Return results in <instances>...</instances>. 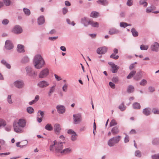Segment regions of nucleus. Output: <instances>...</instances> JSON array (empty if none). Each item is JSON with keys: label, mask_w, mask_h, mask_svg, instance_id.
I'll return each mask as SVG.
<instances>
[{"label": "nucleus", "mask_w": 159, "mask_h": 159, "mask_svg": "<svg viewBox=\"0 0 159 159\" xmlns=\"http://www.w3.org/2000/svg\"><path fill=\"white\" fill-rule=\"evenodd\" d=\"M33 63L34 67L37 69H41L45 64L43 58L39 54H36L34 57Z\"/></svg>", "instance_id": "obj_1"}, {"label": "nucleus", "mask_w": 159, "mask_h": 159, "mask_svg": "<svg viewBox=\"0 0 159 159\" xmlns=\"http://www.w3.org/2000/svg\"><path fill=\"white\" fill-rule=\"evenodd\" d=\"M121 137L118 135L113 137L108 140L107 142L108 145L110 147H113L118 143L120 140Z\"/></svg>", "instance_id": "obj_2"}, {"label": "nucleus", "mask_w": 159, "mask_h": 159, "mask_svg": "<svg viewBox=\"0 0 159 159\" xmlns=\"http://www.w3.org/2000/svg\"><path fill=\"white\" fill-rule=\"evenodd\" d=\"M73 123L75 125L79 124L82 120V117L80 113H77L73 115Z\"/></svg>", "instance_id": "obj_3"}, {"label": "nucleus", "mask_w": 159, "mask_h": 159, "mask_svg": "<svg viewBox=\"0 0 159 159\" xmlns=\"http://www.w3.org/2000/svg\"><path fill=\"white\" fill-rule=\"evenodd\" d=\"M49 69L45 68L40 72L39 74V77L40 78H43L46 77L49 75Z\"/></svg>", "instance_id": "obj_4"}, {"label": "nucleus", "mask_w": 159, "mask_h": 159, "mask_svg": "<svg viewBox=\"0 0 159 159\" xmlns=\"http://www.w3.org/2000/svg\"><path fill=\"white\" fill-rule=\"evenodd\" d=\"M13 127L14 131L18 133H21L24 132V129L23 128L18 124L16 123V122H14L13 123Z\"/></svg>", "instance_id": "obj_5"}, {"label": "nucleus", "mask_w": 159, "mask_h": 159, "mask_svg": "<svg viewBox=\"0 0 159 159\" xmlns=\"http://www.w3.org/2000/svg\"><path fill=\"white\" fill-rule=\"evenodd\" d=\"M65 144V142H58L56 141V144L55 150L59 152L60 153V152L62 150L63 148V144Z\"/></svg>", "instance_id": "obj_6"}, {"label": "nucleus", "mask_w": 159, "mask_h": 159, "mask_svg": "<svg viewBox=\"0 0 159 159\" xmlns=\"http://www.w3.org/2000/svg\"><path fill=\"white\" fill-rule=\"evenodd\" d=\"M67 133L69 134H71V139L72 141H75L77 140V134L73 130L71 129H69L68 130Z\"/></svg>", "instance_id": "obj_7"}, {"label": "nucleus", "mask_w": 159, "mask_h": 159, "mask_svg": "<svg viewBox=\"0 0 159 159\" xmlns=\"http://www.w3.org/2000/svg\"><path fill=\"white\" fill-rule=\"evenodd\" d=\"M15 86L17 88L21 89L24 86L23 81L21 80H17L14 83Z\"/></svg>", "instance_id": "obj_8"}, {"label": "nucleus", "mask_w": 159, "mask_h": 159, "mask_svg": "<svg viewBox=\"0 0 159 159\" xmlns=\"http://www.w3.org/2000/svg\"><path fill=\"white\" fill-rule=\"evenodd\" d=\"M25 69L27 75H28L33 76L37 75L35 71L33 70L30 67L27 66L26 68Z\"/></svg>", "instance_id": "obj_9"}, {"label": "nucleus", "mask_w": 159, "mask_h": 159, "mask_svg": "<svg viewBox=\"0 0 159 159\" xmlns=\"http://www.w3.org/2000/svg\"><path fill=\"white\" fill-rule=\"evenodd\" d=\"M90 20L87 17H84L81 19V23L85 27H87L89 25Z\"/></svg>", "instance_id": "obj_10"}, {"label": "nucleus", "mask_w": 159, "mask_h": 159, "mask_svg": "<svg viewBox=\"0 0 159 159\" xmlns=\"http://www.w3.org/2000/svg\"><path fill=\"white\" fill-rule=\"evenodd\" d=\"M108 64L111 66L112 73H115L117 72L118 69L119 68V66L116 65L114 63L111 62H109Z\"/></svg>", "instance_id": "obj_11"}, {"label": "nucleus", "mask_w": 159, "mask_h": 159, "mask_svg": "<svg viewBox=\"0 0 159 159\" xmlns=\"http://www.w3.org/2000/svg\"><path fill=\"white\" fill-rule=\"evenodd\" d=\"M49 83L45 80H42L39 81L37 84V85L40 88H44L48 86Z\"/></svg>", "instance_id": "obj_12"}, {"label": "nucleus", "mask_w": 159, "mask_h": 159, "mask_svg": "<svg viewBox=\"0 0 159 159\" xmlns=\"http://www.w3.org/2000/svg\"><path fill=\"white\" fill-rule=\"evenodd\" d=\"M54 131L56 134H59L61 129V125L59 124L56 123L54 124Z\"/></svg>", "instance_id": "obj_13"}, {"label": "nucleus", "mask_w": 159, "mask_h": 159, "mask_svg": "<svg viewBox=\"0 0 159 159\" xmlns=\"http://www.w3.org/2000/svg\"><path fill=\"white\" fill-rule=\"evenodd\" d=\"M5 48L8 50H10L13 48V45L11 42L9 40H7L5 43Z\"/></svg>", "instance_id": "obj_14"}, {"label": "nucleus", "mask_w": 159, "mask_h": 159, "mask_svg": "<svg viewBox=\"0 0 159 159\" xmlns=\"http://www.w3.org/2000/svg\"><path fill=\"white\" fill-rule=\"evenodd\" d=\"M151 48L152 51L157 52L159 50V44L157 42H155L151 45Z\"/></svg>", "instance_id": "obj_15"}, {"label": "nucleus", "mask_w": 159, "mask_h": 159, "mask_svg": "<svg viewBox=\"0 0 159 159\" xmlns=\"http://www.w3.org/2000/svg\"><path fill=\"white\" fill-rule=\"evenodd\" d=\"M22 31V28L19 25H16L13 28V32L15 34H20L21 33Z\"/></svg>", "instance_id": "obj_16"}, {"label": "nucleus", "mask_w": 159, "mask_h": 159, "mask_svg": "<svg viewBox=\"0 0 159 159\" xmlns=\"http://www.w3.org/2000/svg\"><path fill=\"white\" fill-rule=\"evenodd\" d=\"M56 109L58 113L59 114H63L65 111V108L62 105H58L56 107Z\"/></svg>", "instance_id": "obj_17"}, {"label": "nucleus", "mask_w": 159, "mask_h": 159, "mask_svg": "<svg viewBox=\"0 0 159 159\" xmlns=\"http://www.w3.org/2000/svg\"><path fill=\"white\" fill-rule=\"evenodd\" d=\"M107 48L106 47H100L97 50V53L99 54H105L107 52Z\"/></svg>", "instance_id": "obj_18"}, {"label": "nucleus", "mask_w": 159, "mask_h": 159, "mask_svg": "<svg viewBox=\"0 0 159 159\" xmlns=\"http://www.w3.org/2000/svg\"><path fill=\"white\" fill-rule=\"evenodd\" d=\"M16 123L18 124V125L23 128L26 125V121L25 120L20 119L18 122H16Z\"/></svg>", "instance_id": "obj_19"}, {"label": "nucleus", "mask_w": 159, "mask_h": 159, "mask_svg": "<svg viewBox=\"0 0 159 159\" xmlns=\"http://www.w3.org/2000/svg\"><path fill=\"white\" fill-rule=\"evenodd\" d=\"M72 150L70 148L64 149L60 152V153L62 155L67 154L71 152Z\"/></svg>", "instance_id": "obj_20"}, {"label": "nucleus", "mask_w": 159, "mask_h": 159, "mask_svg": "<svg viewBox=\"0 0 159 159\" xmlns=\"http://www.w3.org/2000/svg\"><path fill=\"white\" fill-rule=\"evenodd\" d=\"M120 33V31L115 28H111L109 31V34L110 35L118 34Z\"/></svg>", "instance_id": "obj_21"}, {"label": "nucleus", "mask_w": 159, "mask_h": 159, "mask_svg": "<svg viewBox=\"0 0 159 159\" xmlns=\"http://www.w3.org/2000/svg\"><path fill=\"white\" fill-rule=\"evenodd\" d=\"M151 111V109L150 108H146L143 109V113L145 116H148L150 114Z\"/></svg>", "instance_id": "obj_22"}, {"label": "nucleus", "mask_w": 159, "mask_h": 159, "mask_svg": "<svg viewBox=\"0 0 159 159\" xmlns=\"http://www.w3.org/2000/svg\"><path fill=\"white\" fill-rule=\"evenodd\" d=\"M45 19L43 16H40L38 19V23L39 25H41L44 23Z\"/></svg>", "instance_id": "obj_23"}, {"label": "nucleus", "mask_w": 159, "mask_h": 159, "mask_svg": "<svg viewBox=\"0 0 159 159\" xmlns=\"http://www.w3.org/2000/svg\"><path fill=\"white\" fill-rule=\"evenodd\" d=\"M17 51L19 52H24V47L23 45L21 44H18L17 45Z\"/></svg>", "instance_id": "obj_24"}, {"label": "nucleus", "mask_w": 159, "mask_h": 159, "mask_svg": "<svg viewBox=\"0 0 159 159\" xmlns=\"http://www.w3.org/2000/svg\"><path fill=\"white\" fill-rule=\"evenodd\" d=\"M111 132L113 135L118 134L119 132L118 127L115 126L113 127L111 129Z\"/></svg>", "instance_id": "obj_25"}, {"label": "nucleus", "mask_w": 159, "mask_h": 159, "mask_svg": "<svg viewBox=\"0 0 159 159\" xmlns=\"http://www.w3.org/2000/svg\"><path fill=\"white\" fill-rule=\"evenodd\" d=\"M97 2L104 6L107 5L108 4V1L107 0H98Z\"/></svg>", "instance_id": "obj_26"}, {"label": "nucleus", "mask_w": 159, "mask_h": 159, "mask_svg": "<svg viewBox=\"0 0 159 159\" xmlns=\"http://www.w3.org/2000/svg\"><path fill=\"white\" fill-rule=\"evenodd\" d=\"M44 128L46 130L51 131L53 129V127L50 124H48L44 127Z\"/></svg>", "instance_id": "obj_27"}, {"label": "nucleus", "mask_w": 159, "mask_h": 159, "mask_svg": "<svg viewBox=\"0 0 159 159\" xmlns=\"http://www.w3.org/2000/svg\"><path fill=\"white\" fill-rule=\"evenodd\" d=\"M90 16L93 18H97L98 16V13L95 11H92L90 13Z\"/></svg>", "instance_id": "obj_28"}, {"label": "nucleus", "mask_w": 159, "mask_h": 159, "mask_svg": "<svg viewBox=\"0 0 159 159\" xmlns=\"http://www.w3.org/2000/svg\"><path fill=\"white\" fill-rule=\"evenodd\" d=\"M131 32L133 36L134 37H136L138 36L139 34L138 32L134 28H133L131 29Z\"/></svg>", "instance_id": "obj_29"}, {"label": "nucleus", "mask_w": 159, "mask_h": 159, "mask_svg": "<svg viewBox=\"0 0 159 159\" xmlns=\"http://www.w3.org/2000/svg\"><path fill=\"white\" fill-rule=\"evenodd\" d=\"M133 107L134 109H139L140 108V105L139 103L135 102L133 104Z\"/></svg>", "instance_id": "obj_30"}, {"label": "nucleus", "mask_w": 159, "mask_h": 159, "mask_svg": "<svg viewBox=\"0 0 159 159\" xmlns=\"http://www.w3.org/2000/svg\"><path fill=\"white\" fill-rule=\"evenodd\" d=\"M89 25H91L92 27H98L99 26V24L96 22H94L90 20Z\"/></svg>", "instance_id": "obj_31"}, {"label": "nucleus", "mask_w": 159, "mask_h": 159, "mask_svg": "<svg viewBox=\"0 0 159 159\" xmlns=\"http://www.w3.org/2000/svg\"><path fill=\"white\" fill-rule=\"evenodd\" d=\"M136 71L135 70H133L131 71L127 76L126 78L127 79H130L135 74Z\"/></svg>", "instance_id": "obj_32"}, {"label": "nucleus", "mask_w": 159, "mask_h": 159, "mask_svg": "<svg viewBox=\"0 0 159 159\" xmlns=\"http://www.w3.org/2000/svg\"><path fill=\"white\" fill-rule=\"evenodd\" d=\"M142 77V75L140 72L138 73L134 77V79L136 80H138Z\"/></svg>", "instance_id": "obj_33"}, {"label": "nucleus", "mask_w": 159, "mask_h": 159, "mask_svg": "<svg viewBox=\"0 0 159 159\" xmlns=\"http://www.w3.org/2000/svg\"><path fill=\"white\" fill-rule=\"evenodd\" d=\"M134 87L132 85H129L127 89V92L128 93H131L134 91Z\"/></svg>", "instance_id": "obj_34"}, {"label": "nucleus", "mask_w": 159, "mask_h": 159, "mask_svg": "<svg viewBox=\"0 0 159 159\" xmlns=\"http://www.w3.org/2000/svg\"><path fill=\"white\" fill-rule=\"evenodd\" d=\"M147 0H140L139 1V4L142 5L144 7H146L148 5V3L146 2Z\"/></svg>", "instance_id": "obj_35"}, {"label": "nucleus", "mask_w": 159, "mask_h": 159, "mask_svg": "<svg viewBox=\"0 0 159 159\" xmlns=\"http://www.w3.org/2000/svg\"><path fill=\"white\" fill-rule=\"evenodd\" d=\"M147 0H140L139 1V4L142 5L144 7H146L148 5V3L146 2Z\"/></svg>", "instance_id": "obj_36"}, {"label": "nucleus", "mask_w": 159, "mask_h": 159, "mask_svg": "<svg viewBox=\"0 0 159 159\" xmlns=\"http://www.w3.org/2000/svg\"><path fill=\"white\" fill-rule=\"evenodd\" d=\"M55 86H53L50 88V90L48 93L49 96H51L52 94L54 91Z\"/></svg>", "instance_id": "obj_37"}, {"label": "nucleus", "mask_w": 159, "mask_h": 159, "mask_svg": "<svg viewBox=\"0 0 159 159\" xmlns=\"http://www.w3.org/2000/svg\"><path fill=\"white\" fill-rule=\"evenodd\" d=\"M23 10L26 16H29L30 14V11L29 9L27 8H24Z\"/></svg>", "instance_id": "obj_38"}, {"label": "nucleus", "mask_w": 159, "mask_h": 159, "mask_svg": "<svg viewBox=\"0 0 159 159\" xmlns=\"http://www.w3.org/2000/svg\"><path fill=\"white\" fill-rule=\"evenodd\" d=\"M29 61V59L27 56H25L21 60V62L24 63L28 62Z\"/></svg>", "instance_id": "obj_39"}, {"label": "nucleus", "mask_w": 159, "mask_h": 159, "mask_svg": "<svg viewBox=\"0 0 159 159\" xmlns=\"http://www.w3.org/2000/svg\"><path fill=\"white\" fill-rule=\"evenodd\" d=\"M6 125V122L3 119H0V128L2 127H4Z\"/></svg>", "instance_id": "obj_40"}, {"label": "nucleus", "mask_w": 159, "mask_h": 159, "mask_svg": "<svg viewBox=\"0 0 159 159\" xmlns=\"http://www.w3.org/2000/svg\"><path fill=\"white\" fill-rule=\"evenodd\" d=\"M118 108L121 111H123L125 109L126 107L124 106L123 102H122L119 106Z\"/></svg>", "instance_id": "obj_41"}, {"label": "nucleus", "mask_w": 159, "mask_h": 159, "mask_svg": "<svg viewBox=\"0 0 159 159\" xmlns=\"http://www.w3.org/2000/svg\"><path fill=\"white\" fill-rule=\"evenodd\" d=\"M26 110L28 113L30 114L34 112V109L33 108L31 107H27Z\"/></svg>", "instance_id": "obj_42"}, {"label": "nucleus", "mask_w": 159, "mask_h": 159, "mask_svg": "<svg viewBox=\"0 0 159 159\" xmlns=\"http://www.w3.org/2000/svg\"><path fill=\"white\" fill-rule=\"evenodd\" d=\"M134 155L135 156L140 157L141 156V152L139 150L136 151L134 153Z\"/></svg>", "instance_id": "obj_43"}, {"label": "nucleus", "mask_w": 159, "mask_h": 159, "mask_svg": "<svg viewBox=\"0 0 159 159\" xmlns=\"http://www.w3.org/2000/svg\"><path fill=\"white\" fill-rule=\"evenodd\" d=\"M152 143L153 145H157L159 144V139L155 138L152 141Z\"/></svg>", "instance_id": "obj_44"}, {"label": "nucleus", "mask_w": 159, "mask_h": 159, "mask_svg": "<svg viewBox=\"0 0 159 159\" xmlns=\"http://www.w3.org/2000/svg\"><path fill=\"white\" fill-rule=\"evenodd\" d=\"M117 123L116 122V120L114 119H112L109 124V126L111 127L114 125H117Z\"/></svg>", "instance_id": "obj_45"}, {"label": "nucleus", "mask_w": 159, "mask_h": 159, "mask_svg": "<svg viewBox=\"0 0 159 159\" xmlns=\"http://www.w3.org/2000/svg\"><path fill=\"white\" fill-rule=\"evenodd\" d=\"M148 48V45H141L140 46V48L142 50H146Z\"/></svg>", "instance_id": "obj_46"}, {"label": "nucleus", "mask_w": 159, "mask_h": 159, "mask_svg": "<svg viewBox=\"0 0 159 159\" xmlns=\"http://www.w3.org/2000/svg\"><path fill=\"white\" fill-rule=\"evenodd\" d=\"M3 2L6 6H9L11 4L10 0H3Z\"/></svg>", "instance_id": "obj_47"}, {"label": "nucleus", "mask_w": 159, "mask_h": 159, "mask_svg": "<svg viewBox=\"0 0 159 159\" xmlns=\"http://www.w3.org/2000/svg\"><path fill=\"white\" fill-rule=\"evenodd\" d=\"M115 54H115V53H112L111 55H110V57L115 60L118 59L119 57L118 55L116 56Z\"/></svg>", "instance_id": "obj_48"}, {"label": "nucleus", "mask_w": 159, "mask_h": 159, "mask_svg": "<svg viewBox=\"0 0 159 159\" xmlns=\"http://www.w3.org/2000/svg\"><path fill=\"white\" fill-rule=\"evenodd\" d=\"M112 80L114 83H117L119 81L118 77L117 76H114L113 77Z\"/></svg>", "instance_id": "obj_49"}, {"label": "nucleus", "mask_w": 159, "mask_h": 159, "mask_svg": "<svg viewBox=\"0 0 159 159\" xmlns=\"http://www.w3.org/2000/svg\"><path fill=\"white\" fill-rule=\"evenodd\" d=\"M7 101L9 104H11L12 103V101L11 99V95H8L7 98Z\"/></svg>", "instance_id": "obj_50"}, {"label": "nucleus", "mask_w": 159, "mask_h": 159, "mask_svg": "<svg viewBox=\"0 0 159 159\" xmlns=\"http://www.w3.org/2000/svg\"><path fill=\"white\" fill-rule=\"evenodd\" d=\"M147 81L146 80L143 79L140 82L139 84L140 85L144 86L147 84Z\"/></svg>", "instance_id": "obj_51"}, {"label": "nucleus", "mask_w": 159, "mask_h": 159, "mask_svg": "<svg viewBox=\"0 0 159 159\" xmlns=\"http://www.w3.org/2000/svg\"><path fill=\"white\" fill-rule=\"evenodd\" d=\"M129 25L127 23L125 22H121L120 23V26L121 27H123L124 28H125L127 26Z\"/></svg>", "instance_id": "obj_52"}, {"label": "nucleus", "mask_w": 159, "mask_h": 159, "mask_svg": "<svg viewBox=\"0 0 159 159\" xmlns=\"http://www.w3.org/2000/svg\"><path fill=\"white\" fill-rule=\"evenodd\" d=\"M152 111L154 114H159V110L157 108H153Z\"/></svg>", "instance_id": "obj_53"}, {"label": "nucleus", "mask_w": 159, "mask_h": 159, "mask_svg": "<svg viewBox=\"0 0 159 159\" xmlns=\"http://www.w3.org/2000/svg\"><path fill=\"white\" fill-rule=\"evenodd\" d=\"M151 157L152 159H159V153L152 155Z\"/></svg>", "instance_id": "obj_54"}, {"label": "nucleus", "mask_w": 159, "mask_h": 159, "mask_svg": "<svg viewBox=\"0 0 159 159\" xmlns=\"http://www.w3.org/2000/svg\"><path fill=\"white\" fill-rule=\"evenodd\" d=\"M66 21L68 24L69 25H71L73 26H74L75 25V23L73 21H72L71 23H70V20L69 19H66Z\"/></svg>", "instance_id": "obj_55"}, {"label": "nucleus", "mask_w": 159, "mask_h": 159, "mask_svg": "<svg viewBox=\"0 0 159 159\" xmlns=\"http://www.w3.org/2000/svg\"><path fill=\"white\" fill-rule=\"evenodd\" d=\"M9 22V20L7 19H4L2 21V24L5 25H7Z\"/></svg>", "instance_id": "obj_56"}, {"label": "nucleus", "mask_w": 159, "mask_h": 159, "mask_svg": "<svg viewBox=\"0 0 159 159\" xmlns=\"http://www.w3.org/2000/svg\"><path fill=\"white\" fill-rule=\"evenodd\" d=\"M153 10L152 7H148L146 9V12L147 13H149L152 12Z\"/></svg>", "instance_id": "obj_57"}, {"label": "nucleus", "mask_w": 159, "mask_h": 159, "mask_svg": "<svg viewBox=\"0 0 159 159\" xmlns=\"http://www.w3.org/2000/svg\"><path fill=\"white\" fill-rule=\"evenodd\" d=\"M133 1L132 0H127L126 4L129 6H131L133 4Z\"/></svg>", "instance_id": "obj_58"}, {"label": "nucleus", "mask_w": 159, "mask_h": 159, "mask_svg": "<svg viewBox=\"0 0 159 159\" xmlns=\"http://www.w3.org/2000/svg\"><path fill=\"white\" fill-rule=\"evenodd\" d=\"M68 86L66 84H65L62 87V89L63 91L66 92L67 90Z\"/></svg>", "instance_id": "obj_59"}, {"label": "nucleus", "mask_w": 159, "mask_h": 159, "mask_svg": "<svg viewBox=\"0 0 159 159\" xmlns=\"http://www.w3.org/2000/svg\"><path fill=\"white\" fill-rule=\"evenodd\" d=\"M62 11L63 14L65 15L68 12V10L67 8L64 7L62 8Z\"/></svg>", "instance_id": "obj_60"}, {"label": "nucleus", "mask_w": 159, "mask_h": 159, "mask_svg": "<svg viewBox=\"0 0 159 159\" xmlns=\"http://www.w3.org/2000/svg\"><path fill=\"white\" fill-rule=\"evenodd\" d=\"M11 128V126L9 125H7L5 127V129L6 131H10Z\"/></svg>", "instance_id": "obj_61"}, {"label": "nucleus", "mask_w": 159, "mask_h": 159, "mask_svg": "<svg viewBox=\"0 0 159 159\" xmlns=\"http://www.w3.org/2000/svg\"><path fill=\"white\" fill-rule=\"evenodd\" d=\"M39 113H40V115L41 116L40 117H43L44 115V113L43 112L40 110L38 112V116H39Z\"/></svg>", "instance_id": "obj_62"}, {"label": "nucleus", "mask_w": 159, "mask_h": 159, "mask_svg": "<svg viewBox=\"0 0 159 159\" xmlns=\"http://www.w3.org/2000/svg\"><path fill=\"white\" fill-rule=\"evenodd\" d=\"M58 38V36L56 37H50L48 38V39L49 40H51V41H54V40L56 39H57Z\"/></svg>", "instance_id": "obj_63"}, {"label": "nucleus", "mask_w": 159, "mask_h": 159, "mask_svg": "<svg viewBox=\"0 0 159 159\" xmlns=\"http://www.w3.org/2000/svg\"><path fill=\"white\" fill-rule=\"evenodd\" d=\"M129 141V136L126 135L125 137V138L124 141L125 143H127Z\"/></svg>", "instance_id": "obj_64"}]
</instances>
